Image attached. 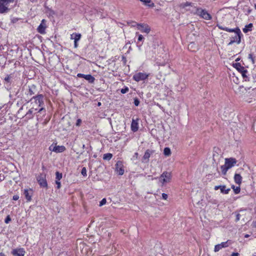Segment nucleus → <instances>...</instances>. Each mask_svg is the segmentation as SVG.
Here are the masks:
<instances>
[{
	"instance_id": "7",
	"label": "nucleus",
	"mask_w": 256,
	"mask_h": 256,
	"mask_svg": "<svg viewBox=\"0 0 256 256\" xmlns=\"http://www.w3.org/2000/svg\"><path fill=\"white\" fill-rule=\"evenodd\" d=\"M50 150L56 152H62L66 150V148L63 146L51 145L49 147Z\"/></svg>"
},
{
	"instance_id": "45",
	"label": "nucleus",
	"mask_w": 256,
	"mask_h": 256,
	"mask_svg": "<svg viewBox=\"0 0 256 256\" xmlns=\"http://www.w3.org/2000/svg\"><path fill=\"white\" fill-rule=\"evenodd\" d=\"M240 220V214H236V222H238V221Z\"/></svg>"
},
{
	"instance_id": "8",
	"label": "nucleus",
	"mask_w": 256,
	"mask_h": 256,
	"mask_svg": "<svg viewBox=\"0 0 256 256\" xmlns=\"http://www.w3.org/2000/svg\"><path fill=\"white\" fill-rule=\"evenodd\" d=\"M34 100V104L38 106H40L43 104V96L42 94L38 95L36 96H34L31 98L30 100L32 101Z\"/></svg>"
},
{
	"instance_id": "20",
	"label": "nucleus",
	"mask_w": 256,
	"mask_h": 256,
	"mask_svg": "<svg viewBox=\"0 0 256 256\" xmlns=\"http://www.w3.org/2000/svg\"><path fill=\"white\" fill-rule=\"evenodd\" d=\"M234 182L236 184H240L242 182V177L240 174H236L234 176Z\"/></svg>"
},
{
	"instance_id": "26",
	"label": "nucleus",
	"mask_w": 256,
	"mask_h": 256,
	"mask_svg": "<svg viewBox=\"0 0 256 256\" xmlns=\"http://www.w3.org/2000/svg\"><path fill=\"white\" fill-rule=\"evenodd\" d=\"M236 40H231L230 42L228 44V46H230L234 44V42H236L237 44H239L240 42V38L236 36Z\"/></svg>"
},
{
	"instance_id": "29",
	"label": "nucleus",
	"mask_w": 256,
	"mask_h": 256,
	"mask_svg": "<svg viewBox=\"0 0 256 256\" xmlns=\"http://www.w3.org/2000/svg\"><path fill=\"white\" fill-rule=\"evenodd\" d=\"M81 38V34H75L74 38V41H78Z\"/></svg>"
},
{
	"instance_id": "57",
	"label": "nucleus",
	"mask_w": 256,
	"mask_h": 256,
	"mask_svg": "<svg viewBox=\"0 0 256 256\" xmlns=\"http://www.w3.org/2000/svg\"><path fill=\"white\" fill-rule=\"evenodd\" d=\"M236 66L238 65L239 66H240L239 64H236Z\"/></svg>"
},
{
	"instance_id": "9",
	"label": "nucleus",
	"mask_w": 256,
	"mask_h": 256,
	"mask_svg": "<svg viewBox=\"0 0 256 256\" xmlns=\"http://www.w3.org/2000/svg\"><path fill=\"white\" fill-rule=\"evenodd\" d=\"M37 180L41 186L44 188L47 186V182L46 179V176L44 174H40L37 177Z\"/></svg>"
},
{
	"instance_id": "16",
	"label": "nucleus",
	"mask_w": 256,
	"mask_h": 256,
	"mask_svg": "<svg viewBox=\"0 0 256 256\" xmlns=\"http://www.w3.org/2000/svg\"><path fill=\"white\" fill-rule=\"evenodd\" d=\"M37 110V108H35L34 106H32L26 114V116L29 119L32 118L33 114H34Z\"/></svg>"
},
{
	"instance_id": "47",
	"label": "nucleus",
	"mask_w": 256,
	"mask_h": 256,
	"mask_svg": "<svg viewBox=\"0 0 256 256\" xmlns=\"http://www.w3.org/2000/svg\"><path fill=\"white\" fill-rule=\"evenodd\" d=\"M82 122V120L80 119H78L77 120V122H76V125L78 126L80 125V123Z\"/></svg>"
},
{
	"instance_id": "28",
	"label": "nucleus",
	"mask_w": 256,
	"mask_h": 256,
	"mask_svg": "<svg viewBox=\"0 0 256 256\" xmlns=\"http://www.w3.org/2000/svg\"><path fill=\"white\" fill-rule=\"evenodd\" d=\"M164 153L165 156H169L171 154L170 148H164Z\"/></svg>"
},
{
	"instance_id": "4",
	"label": "nucleus",
	"mask_w": 256,
	"mask_h": 256,
	"mask_svg": "<svg viewBox=\"0 0 256 256\" xmlns=\"http://www.w3.org/2000/svg\"><path fill=\"white\" fill-rule=\"evenodd\" d=\"M195 14L201 17L202 18L206 20H210L212 16L206 10H203L202 8H196Z\"/></svg>"
},
{
	"instance_id": "21",
	"label": "nucleus",
	"mask_w": 256,
	"mask_h": 256,
	"mask_svg": "<svg viewBox=\"0 0 256 256\" xmlns=\"http://www.w3.org/2000/svg\"><path fill=\"white\" fill-rule=\"evenodd\" d=\"M188 49L190 51L195 52L198 50V48L196 44L192 42L188 45Z\"/></svg>"
},
{
	"instance_id": "42",
	"label": "nucleus",
	"mask_w": 256,
	"mask_h": 256,
	"mask_svg": "<svg viewBox=\"0 0 256 256\" xmlns=\"http://www.w3.org/2000/svg\"><path fill=\"white\" fill-rule=\"evenodd\" d=\"M162 198L163 199L166 200H167V198H168V196L167 194L163 193V194H162Z\"/></svg>"
},
{
	"instance_id": "43",
	"label": "nucleus",
	"mask_w": 256,
	"mask_h": 256,
	"mask_svg": "<svg viewBox=\"0 0 256 256\" xmlns=\"http://www.w3.org/2000/svg\"><path fill=\"white\" fill-rule=\"evenodd\" d=\"M86 76V74H82L80 73H79L77 74V76L78 78H84V76Z\"/></svg>"
},
{
	"instance_id": "50",
	"label": "nucleus",
	"mask_w": 256,
	"mask_h": 256,
	"mask_svg": "<svg viewBox=\"0 0 256 256\" xmlns=\"http://www.w3.org/2000/svg\"><path fill=\"white\" fill-rule=\"evenodd\" d=\"M32 104H33L32 106H34L35 108H38V106L35 104H33V102H32Z\"/></svg>"
},
{
	"instance_id": "2",
	"label": "nucleus",
	"mask_w": 256,
	"mask_h": 256,
	"mask_svg": "<svg viewBox=\"0 0 256 256\" xmlns=\"http://www.w3.org/2000/svg\"><path fill=\"white\" fill-rule=\"evenodd\" d=\"M14 0H0V14L7 13L10 10L9 6Z\"/></svg>"
},
{
	"instance_id": "52",
	"label": "nucleus",
	"mask_w": 256,
	"mask_h": 256,
	"mask_svg": "<svg viewBox=\"0 0 256 256\" xmlns=\"http://www.w3.org/2000/svg\"><path fill=\"white\" fill-rule=\"evenodd\" d=\"M190 4L188 2H186V4H184V6H189Z\"/></svg>"
},
{
	"instance_id": "58",
	"label": "nucleus",
	"mask_w": 256,
	"mask_h": 256,
	"mask_svg": "<svg viewBox=\"0 0 256 256\" xmlns=\"http://www.w3.org/2000/svg\"><path fill=\"white\" fill-rule=\"evenodd\" d=\"M82 148H85V145H84V144H83V146H82Z\"/></svg>"
},
{
	"instance_id": "44",
	"label": "nucleus",
	"mask_w": 256,
	"mask_h": 256,
	"mask_svg": "<svg viewBox=\"0 0 256 256\" xmlns=\"http://www.w3.org/2000/svg\"><path fill=\"white\" fill-rule=\"evenodd\" d=\"M19 198V196L18 195H14L12 197V199L14 200H17Z\"/></svg>"
},
{
	"instance_id": "49",
	"label": "nucleus",
	"mask_w": 256,
	"mask_h": 256,
	"mask_svg": "<svg viewBox=\"0 0 256 256\" xmlns=\"http://www.w3.org/2000/svg\"><path fill=\"white\" fill-rule=\"evenodd\" d=\"M74 34H72L70 35V39L74 40Z\"/></svg>"
},
{
	"instance_id": "30",
	"label": "nucleus",
	"mask_w": 256,
	"mask_h": 256,
	"mask_svg": "<svg viewBox=\"0 0 256 256\" xmlns=\"http://www.w3.org/2000/svg\"><path fill=\"white\" fill-rule=\"evenodd\" d=\"M56 180H60L62 178V174L61 173L58 172H56Z\"/></svg>"
},
{
	"instance_id": "60",
	"label": "nucleus",
	"mask_w": 256,
	"mask_h": 256,
	"mask_svg": "<svg viewBox=\"0 0 256 256\" xmlns=\"http://www.w3.org/2000/svg\"><path fill=\"white\" fill-rule=\"evenodd\" d=\"M254 256H256V255H254Z\"/></svg>"
},
{
	"instance_id": "19",
	"label": "nucleus",
	"mask_w": 256,
	"mask_h": 256,
	"mask_svg": "<svg viewBox=\"0 0 256 256\" xmlns=\"http://www.w3.org/2000/svg\"><path fill=\"white\" fill-rule=\"evenodd\" d=\"M150 150H147L144 154V156H143V158H142V162H148L149 160V158L150 157Z\"/></svg>"
},
{
	"instance_id": "24",
	"label": "nucleus",
	"mask_w": 256,
	"mask_h": 256,
	"mask_svg": "<svg viewBox=\"0 0 256 256\" xmlns=\"http://www.w3.org/2000/svg\"><path fill=\"white\" fill-rule=\"evenodd\" d=\"M252 24H250L245 26V28H243V32L244 33H246L248 31H250L252 30Z\"/></svg>"
},
{
	"instance_id": "27",
	"label": "nucleus",
	"mask_w": 256,
	"mask_h": 256,
	"mask_svg": "<svg viewBox=\"0 0 256 256\" xmlns=\"http://www.w3.org/2000/svg\"><path fill=\"white\" fill-rule=\"evenodd\" d=\"M12 76L11 74L7 75L6 76V78H4V80L5 82H6L8 83H10L12 82Z\"/></svg>"
},
{
	"instance_id": "34",
	"label": "nucleus",
	"mask_w": 256,
	"mask_h": 256,
	"mask_svg": "<svg viewBox=\"0 0 256 256\" xmlns=\"http://www.w3.org/2000/svg\"><path fill=\"white\" fill-rule=\"evenodd\" d=\"M248 58L250 59L252 63V64H254L255 63L254 58L253 57V56L252 54H248Z\"/></svg>"
},
{
	"instance_id": "1",
	"label": "nucleus",
	"mask_w": 256,
	"mask_h": 256,
	"mask_svg": "<svg viewBox=\"0 0 256 256\" xmlns=\"http://www.w3.org/2000/svg\"><path fill=\"white\" fill-rule=\"evenodd\" d=\"M224 160V164L220 166L222 172L224 175H226L227 171L234 166L237 162L236 159L233 158H226Z\"/></svg>"
},
{
	"instance_id": "39",
	"label": "nucleus",
	"mask_w": 256,
	"mask_h": 256,
	"mask_svg": "<svg viewBox=\"0 0 256 256\" xmlns=\"http://www.w3.org/2000/svg\"><path fill=\"white\" fill-rule=\"evenodd\" d=\"M10 220H11V218H10V216H8L5 219L4 222L6 224H8Z\"/></svg>"
},
{
	"instance_id": "14",
	"label": "nucleus",
	"mask_w": 256,
	"mask_h": 256,
	"mask_svg": "<svg viewBox=\"0 0 256 256\" xmlns=\"http://www.w3.org/2000/svg\"><path fill=\"white\" fill-rule=\"evenodd\" d=\"M12 253L14 256H24L25 251L24 248H20L18 249L14 250Z\"/></svg>"
},
{
	"instance_id": "38",
	"label": "nucleus",
	"mask_w": 256,
	"mask_h": 256,
	"mask_svg": "<svg viewBox=\"0 0 256 256\" xmlns=\"http://www.w3.org/2000/svg\"><path fill=\"white\" fill-rule=\"evenodd\" d=\"M134 104L136 106H138L139 105L140 101L137 98H134Z\"/></svg>"
},
{
	"instance_id": "40",
	"label": "nucleus",
	"mask_w": 256,
	"mask_h": 256,
	"mask_svg": "<svg viewBox=\"0 0 256 256\" xmlns=\"http://www.w3.org/2000/svg\"><path fill=\"white\" fill-rule=\"evenodd\" d=\"M138 152H136L134 155L133 156L132 158V160H135L136 159L138 158Z\"/></svg>"
},
{
	"instance_id": "10",
	"label": "nucleus",
	"mask_w": 256,
	"mask_h": 256,
	"mask_svg": "<svg viewBox=\"0 0 256 256\" xmlns=\"http://www.w3.org/2000/svg\"><path fill=\"white\" fill-rule=\"evenodd\" d=\"M116 170L119 175H122L124 173V170L123 168L122 162L120 161H118L116 164Z\"/></svg>"
},
{
	"instance_id": "37",
	"label": "nucleus",
	"mask_w": 256,
	"mask_h": 256,
	"mask_svg": "<svg viewBox=\"0 0 256 256\" xmlns=\"http://www.w3.org/2000/svg\"><path fill=\"white\" fill-rule=\"evenodd\" d=\"M106 198H103L100 202V206H102L106 204Z\"/></svg>"
},
{
	"instance_id": "35",
	"label": "nucleus",
	"mask_w": 256,
	"mask_h": 256,
	"mask_svg": "<svg viewBox=\"0 0 256 256\" xmlns=\"http://www.w3.org/2000/svg\"><path fill=\"white\" fill-rule=\"evenodd\" d=\"M32 88H35V86H32V88H30L28 90V94L30 96H32L34 94V92L32 91Z\"/></svg>"
},
{
	"instance_id": "13",
	"label": "nucleus",
	"mask_w": 256,
	"mask_h": 256,
	"mask_svg": "<svg viewBox=\"0 0 256 256\" xmlns=\"http://www.w3.org/2000/svg\"><path fill=\"white\" fill-rule=\"evenodd\" d=\"M46 28V20H42L41 24L38 28V31L39 33L41 34H44L45 33V30Z\"/></svg>"
},
{
	"instance_id": "32",
	"label": "nucleus",
	"mask_w": 256,
	"mask_h": 256,
	"mask_svg": "<svg viewBox=\"0 0 256 256\" xmlns=\"http://www.w3.org/2000/svg\"><path fill=\"white\" fill-rule=\"evenodd\" d=\"M127 24L132 26H138V24L136 22L133 21L128 22Z\"/></svg>"
},
{
	"instance_id": "48",
	"label": "nucleus",
	"mask_w": 256,
	"mask_h": 256,
	"mask_svg": "<svg viewBox=\"0 0 256 256\" xmlns=\"http://www.w3.org/2000/svg\"><path fill=\"white\" fill-rule=\"evenodd\" d=\"M74 46L75 48H76L78 46V41H74Z\"/></svg>"
},
{
	"instance_id": "55",
	"label": "nucleus",
	"mask_w": 256,
	"mask_h": 256,
	"mask_svg": "<svg viewBox=\"0 0 256 256\" xmlns=\"http://www.w3.org/2000/svg\"><path fill=\"white\" fill-rule=\"evenodd\" d=\"M248 236H249L248 234H246L245 235V238H248Z\"/></svg>"
},
{
	"instance_id": "5",
	"label": "nucleus",
	"mask_w": 256,
	"mask_h": 256,
	"mask_svg": "<svg viewBox=\"0 0 256 256\" xmlns=\"http://www.w3.org/2000/svg\"><path fill=\"white\" fill-rule=\"evenodd\" d=\"M172 175L170 172H164L158 178L159 182L162 183V185L168 183L170 182Z\"/></svg>"
},
{
	"instance_id": "53",
	"label": "nucleus",
	"mask_w": 256,
	"mask_h": 256,
	"mask_svg": "<svg viewBox=\"0 0 256 256\" xmlns=\"http://www.w3.org/2000/svg\"><path fill=\"white\" fill-rule=\"evenodd\" d=\"M238 256V253H233L232 255V256Z\"/></svg>"
},
{
	"instance_id": "46",
	"label": "nucleus",
	"mask_w": 256,
	"mask_h": 256,
	"mask_svg": "<svg viewBox=\"0 0 256 256\" xmlns=\"http://www.w3.org/2000/svg\"><path fill=\"white\" fill-rule=\"evenodd\" d=\"M142 40H144V37H143V36H142V34H140V35L138 36V41H142Z\"/></svg>"
},
{
	"instance_id": "56",
	"label": "nucleus",
	"mask_w": 256,
	"mask_h": 256,
	"mask_svg": "<svg viewBox=\"0 0 256 256\" xmlns=\"http://www.w3.org/2000/svg\"><path fill=\"white\" fill-rule=\"evenodd\" d=\"M100 105H101V103L99 102L98 103V106H100Z\"/></svg>"
},
{
	"instance_id": "41",
	"label": "nucleus",
	"mask_w": 256,
	"mask_h": 256,
	"mask_svg": "<svg viewBox=\"0 0 256 256\" xmlns=\"http://www.w3.org/2000/svg\"><path fill=\"white\" fill-rule=\"evenodd\" d=\"M56 184L57 185V188L59 189L60 188L61 184L59 180H56Z\"/></svg>"
},
{
	"instance_id": "22",
	"label": "nucleus",
	"mask_w": 256,
	"mask_h": 256,
	"mask_svg": "<svg viewBox=\"0 0 256 256\" xmlns=\"http://www.w3.org/2000/svg\"><path fill=\"white\" fill-rule=\"evenodd\" d=\"M84 79L87 80L90 83H93L94 82L95 78L90 74H86L84 76Z\"/></svg>"
},
{
	"instance_id": "31",
	"label": "nucleus",
	"mask_w": 256,
	"mask_h": 256,
	"mask_svg": "<svg viewBox=\"0 0 256 256\" xmlns=\"http://www.w3.org/2000/svg\"><path fill=\"white\" fill-rule=\"evenodd\" d=\"M232 188H233L235 194H238L240 192V186H237L236 188L234 187V186H232Z\"/></svg>"
},
{
	"instance_id": "15",
	"label": "nucleus",
	"mask_w": 256,
	"mask_h": 256,
	"mask_svg": "<svg viewBox=\"0 0 256 256\" xmlns=\"http://www.w3.org/2000/svg\"><path fill=\"white\" fill-rule=\"evenodd\" d=\"M24 194L28 202L32 200V190L31 189H25L24 192Z\"/></svg>"
},
{
	"instance_id": "54",
	"label": "nucleus",
	"mask_w": 256,
	"mask_h": 256,
	"mask_svg": "<svg viewBox=\"0 0 256 256\" xmlns=\"http://www.w3.org/2000/svg\"><path fill=\"white\" fill-rule=\"evenodd\" d=\"M0 256H5L4 254L2 252L0 253Z\"/></svg>"
},
{
	"instance_id": "6",
	"label": "nucleus",
	"mask_w": 256,
	"mask_h": 256,
	"mask_svg": "<svg viewBox=\"0 0 256 256\" xmlns=\"http://www.w3.org/2000/svg\"><path fill=\"white\" fill-rule=\"evenodd\" d=\"M148 74L140 72L134 75L133 79L136 82H140V80H144L148 78Z\"/></svg>"
},
{
	"instance_id": "33",
	"label": "nucleus",
	"mask_w": 256,
	"mask_h": 256,
	"mask_svg": "<svg viewBox=\"0 0 256 256\" xmlns=\"http://www.w3.org/2000/svg\"><path fill=\"white\" fill-rule=\"evenodd\" d=\"M86 172H87V170H86V168L85 167H84L82 168V171H81L82 174L84 176H87Z\"/></svg>"
},
{
	"instance_id": "23",
	"label": "nucleus",
	"mask_w": 256,
	"mask_h": 256,
	"mask_svg": "<svg viewBox=\"0 0 256 256\" xmlns=\"http://www.w3.org/2000/svg\"><path fill=\"white\" fill-rule=\"evenodd\" d=\"M143 3L144 4L148 6H152L154 4L151 1V0H139Z\"/></svg>"
},
{
	"instance_id": "18",
	"label": "nucleus",
	"mask_w": 256,
	"mask_h": 256,
	"mask_svg": "<svg viewBox=\"0 0 256 256\" xmlns=\"http://www.w3.org/2000/svg\"><path fill=\"white\" fill-rule=\"evenodd\" d=\"M131 128L132 130L134 132H136L138 130V122L137 120H134V119H132L131 124Z\"/></svg>"
},
{
	"instance_id": "11",
	"label": "nucleus",
	"mask_w": 256,
	"mask_h": 256,
	"mask_svg": "<svg viewBox=\"0 0 256 256\" xmlns=\"http://www.w3.org/2000/svg\"><path fill=\"white\" fill-rule=\"evenodd\" d=\"M138 29L142 32L148 34L150 30V28L146 24H138Z\"/></svg>"
},
{
	"instance_id": "51",
	"label": "nucleus",
	"mask_w": 256,
	"mask_h": 256,
	"mask_svg": "<svg viewBox=\"0 0 256 256\" xmlns=\"http://www.w3.org/2000/svg\"><path fill=\"white\" fill-rule=\"evenodd\" d=\"M43 110H44V108H41L38 110V112H40L42 111Z\"/></svg>"
},
{
	"instance_id": "25",
	"label": "nucleus",
	"mask_w": 256,
	"mask_h": 256,
	"mask_svg": "<svg viewBox=\"0 0 256 256\" xmlns=\"http://www.w3.org/2000/svg\"><path fill=\"white\" fill-rule=\"evenodd\" d=\"M112 157V154L110 153H107L106 154H104L103 156V159L104 160H110Z\"/></svg>"
},
{
	"instance_id": "12",
	"label": "nucleus",
	"mask_w": 256,
	"mask_h": 256,
	"mask_svg": "<svg viewBox=\"0 0 256 256\" xmlns=\"http://www.w3.org/2000/svg\"><path fill=\"white\" fill-rule=\"evenodd\" d=\"M214 189L216 190L220 189V192L224 194H228L230 190V188H226V186L224 185L215 186Z\"/></svg>"
},
{
	"instance_id": "36",
	"label": "nucleus",
	"mask_w": 256,
	"mask_h": 256,
	"mask_svg": "<svg viewBox=\"0 0 256 256\" xmlns=\"http://www.w3.org/2000/svg\"><path fill=\"white\" fill-rule=\"evenodd\" d=\"M129 89L128 87H126L125 88H122L121 90H120V92L122 94H126V93L127 92H128Z\"/></svg>"
},
{
	"instance_id": "59",
	"label": "nucleus",
	"mask_w": 256,
	"mask_h": 256,
	"mask_svg": "<svg viewBox=\"0 0 256 256\" xmlns=\"http://www.w3.org/2000/svg\"><path fill=\"white\" fill-rule=\"evenodd\" d=\"M254 7H255V8L256 9V4L254 5Z\"/></svg>"
},
{
	"instance_id": "17",
	"label": "nucleus",
	"mask_w": 256,
	"mask_h": 256,
	"mask_svg": "<svg viewBox=\"0 0 256 256\" xmlns=\"http://www.w3.org/2000/svg\"><path fill=\"white\" fill-rule=\"evenodd\" d=\"M228 246V242H222L220 244H218L215 246L214 251L217 252L223 248H226Z\"/></svg>"
},
{
	"instance_id": "3",
	"label": "nucleus",
	"mask_w": 256,
	"mask_h": 256,
	"mask_svg": "<svg viewBox=\"0 0 256 256\" xmlns=\"http://www.w3.org/2000/svg\"><path fill=\"white\" fill-rule=\"evenodd\" d=\"M216 26L220 30H226L228 32H234V36L232 38V40H236V38L238 36L240 38V40H241V36L242 35L241 32L238 28H229L226 27H223L222 26H220L219 24H217Z\"/></svg>"
}]
</instances>
